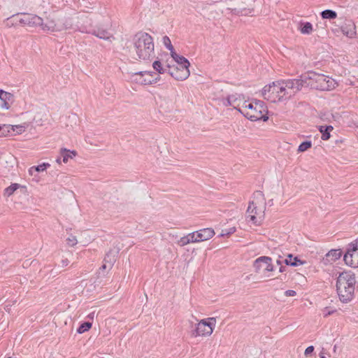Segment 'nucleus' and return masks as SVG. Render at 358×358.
<instances>
[{"mask_svg": "<svg viewBox=\"0 0 358 358\" xmlns=\"http://www.w3.org/2000/svg\"><path fill=\"white\" fill-rule=\"evenodd\" d=\"M11 127L13 128V130H12V134H13V136L15 134H21L23 132L25 131L27 126L25 124H17V125H11Z\"/></svg>", "mask_w": 358, "mask_h": 358, "instance_id": "31", "label": "nucleus"}, {"mask_svg": "<svg viewBox=\"0 0 358 358\" xmlns=\"http://www.w3.org/2000/svg\"><path fill=\"white\" fill-rule=\"evenodd\" d=\"M72 28L71 19L52 13L42 17L41 30L46 33L61 32Z\"/></svg>", "mask_w": 358, "mask_h": 358, "instance_id": "6", "label": "nucleus"}, {"mask_svg": "<svg viewBox=\"0 0 358 358\" xmlns=\"http://www.w3.org/2000/svg\"><path fill=\"white\" fill-rule=\"evenodd\" d=\"M189 66H177L173 68L169 67V74L177 80H185L187 79L190 75L189 69Z\"/></svg>", "mask_w": 358, "mask_h": 358, "instance_id": "15", "label": "nucleus"}, {"mask_svg": "<svg viewBox=\"0 0 358 358\" xmlns=\"http://www.w3.org/2000/svg\"><path fill=\"white\" fill-rule=\"evenodd\" d=\"M59 153L64 164L68 163L70 159H73L77 155L76 150H70L64 148H61Z\"/></svg>", "mask_w": 358, "mask_h": 358, "instance_id": "20", "label": "nucleus"}, {"mask_svg": "<svg viewBox=\"0 0 358 358\" xmlns=\"http://www.w3.org/2000/svg\"><path fill=\"white\" fill-rule=\"evenodd\" d=\"M315 89L320 91H331L338 86L337 82L332 78L315 73Z\"/></svg>", "mask_w": 358, "mask_h": 358, "instance_id": "11", "label": "nucleus"}, {"mask_svg": "<svg viewBox=\"0 0 358 358\" xmlns=\"http://www.w3.org/2000/svg\"><path fill=\"white\" fill-rule=\"evenodd\" d=\"M171 57L173 60L177 63L178 66H189V62L183 56L178 55L175 51H172L171 54Z\"/></svg>", "mask_w": 358, "mask_h": 358, "instance_id": "22", "label": "nucleus"}, {"mask_svg": "<svg viewBox=\"0 0 358 358\" xmlns=\"http://www.w3.org/2000/svg\"><path fill=\"white\" fill-rule=\"evenodd\" d=\"M217 320L215 317H207L202 319L195 324L194 329L192 331V336L194 338H207L212 335L216 327Z\"/></svg>", "mask_w": 358, "mask_h": 358, "instance_id": "9", "label": "nucleus"}, {"mask_svg": "<svg viewBox=\"0 0 358 358\" xmlns=\"http://www.w3.org/2000/svg\"><path fill=\"white\" fill-rule=\"evenodd\" d=\"M236 231V229L234 227L231 228L229 229L227 232H222L220 234V236H230L231 234H234Z\"/></svg>", "mask_w": 358, "mask_h": 358, "instance_id": "39", "label": "nucleus"}, {"mask_svg": "<svg viewBox=\"0 0 358 358\" xmlns=\"http://www.w3.org/2000/svg\"><path fill=\"white\" fill-rule=\"evenodd\" d=\"M132 55L135 59L148 61L155 56L152 37L148 33L138 32L133 38Z\"/></svg>", "mask_w": 358, "mask_h": 358, "instance_id": "2", "label": "nucleus"}, {"mask_svg": "<svg viewBox=\"0 0 358 358\" xmlns=\"http://www.w3.org/2000/svg\"><path fill=\"white\" fill-rule=\"evenodd\" d=\"M312 147V142L310 141H306L303 143H301L299 148H298V152H303L305 151H307Z\"/></svg>", "mask_w": 358, "mask_h": 358, "instance_id": "33", "label": "nucleus"}, {"mask_svg": "<svg viewBox=\"0 0 358 358\" xmlns=\"http://www.w3.org/2000/svg\"><path fill=\"white\" fill-rule=\"evenodd\" d=\"M241 114L250 121H266L268 119L267 107L261 101H248L241 108Z\"/></svg>", "mask_w": 358, "mask_h": 358, "instance_id": "7", "label": "nucleus"}, {"mask_svg": "<svg viewBox=\"0 0 358 358\" xmlns=\"http://www.w3.org/2000/svg\"><path fill=\"white\" fill-rule=\"evenodd\" d=\"M299 29L303 34H309L313 31V26L310 22H301L299 24Z\"/></svg>", "mask_w": 358, "mask_h": 358, "instance_id": "26", "label": "nucleus"}, {"mask_svg": "<svg viewBox=\"0 0 358 358\" xmlns=\"http://www.w3.org/2000/svg\"><path fill=\"white\" fill-rule=\"evenodd\" d=\"M299 86V83L294 80H278L265 85L262 95L271 103L285 102L296 94Z\"/></svg>", "mask_w": 358, "mask_h": 358, "instance_id": "1", "label": "nucleus"}, {"mask_svg": "<svg viewBox=\"0 0 358 358\" xmlns=\"http://www.w3.org/2000/svg\"><path fill=\"white\" fill-rule=\"evenodd\" d=\"M62 262H63V264H64V265H67V264H69V261H68V259H65V260H64Z\"/></svg>", "mask_w": 358, "mask_h": 358, "instance_id": "45", "label": "nucleus"}, {"mask_svg": "<svg viewBox=\"0 0 358 358\" xmlns=\"http://www.w3.org/2000/svg\"><path fill=\"white\" fill-rule=\"evenodd\" d=\"M334 129L332 126H320L319 131L322 134V139L327 141L330 138V132Z\"/></svg>", "mask_w": 358, "mask_h": 358, "instance_id": "27", "label": "nucleus"}, {"mask_svg": "<svg viewBox=\"0 0 358 358\" xmlns=\"http://www.w3.org/2000/svg\"><path fill=\"white\" fill-rule=\"evenodd\" d=\"M321 15L324 19H335L337 16L336 13L331 10H325L321 13Z\"/></svg>", "mask_w": 358, "mask_h": 358, "instance_id": "32", "label": "nucleus"}, {"mask_svg": "<svg viewBox=\"0 0 358 358\" xmlns=\"http://www.w3.org/2000/svg\"><path fill=\"white\" fill-rule=\"evenodd\" d=\"M78 243L77 236L73 234H69L66 238V243L69 247H74L78 244Z\"/></svg>", "mask_w": 358, "mask_h": 358, "instance_id": "30", "label": "nucleus"}, {"mask_svg": "<svg viewBox=\"0 0 358 358\" xmlns=\"http://www.w3.org/2000/svg\"><path fill=\"white\" fill-rule=\"evenodd\" d=\"M92 324L89 322L83 323L77 329L78 334H83L91 329Z\"/></svg>", "mask_w": 358, "mask_h": 358, "instance_id": "34", "label": "nucleus"}, {"mask_svg": "<svg viewBox=\"0 0 358 358\" xmlns=\"http://www.w3.org/2000/svg\"><path fill=\"white\" fill-rule=\"evenodd\" d=\"M62 161V157H61V156L59 155V157H58L56 159V162H57V164H61Z\"/></svg>", "mask_w": 358, "mask_h": 358, "instance_id": "43", "label": "nucleus"}, {"mask_svg": "<svg viewBox=\"0 0 358 358\" xmlns=\"http://www.w3.org/2000/svg\"><path fill=\"white\" fill-rule=\"evenodd\" d=\"M253 267L256 273H262L264 277H269L267 273L274 271L272 259L267 256L257 258L253 263Z\"/></svg>", "mask_w": 358, "mask_h": 358, "instance_id": "10", "label": "nucleus"}, {"mask_svg": "<svg viewBox=\"0 0 358 358\" xmlns=\"http://www.w3.org/2000/svg\"><path fill=\"white\" fill-rule=\"evenodd\" d=\"M266 203L264 196L261 192L254 194L247 209V218L256 226L263 222L265 215Z\"/></svg>", "mask_w": 358, "mask_h": 358, "instance_id": "5", "label": "nucleus"}, {"mask_svg": "<svg viewBox=\"0 0 358 358\" xmlns=\"http://www.w3.org/2000/svg\"><path fill=\"white\" fill-rule=\"evenodd\" d=\"M285 263L287 265L292 266H296L304 264L303 261L299 259L297 257H294L292 255H288L285 259Z\"/></svg>", "mask_w": 358, "mask_h": 358, "instance_id": "23", "label": "nucleus"}, {"mask_svg": "<svg viewBox=\"0 0 358 358\" xmlns=\"http://www.w3.org/2000/svg\"><path fill=\"white\" fill-rule=\"evenodd\" d=\"M194 232L197 243L208 241L215 234L214 229L212 228H203Z\"/></svg>", "mask_w": 358, "mask_h": 358, "instance_id": "17", "label": "nucleus"}, {"mask_svg": "<svg viewBox=\"0 0 358 358\" xmlns=\"http://www.w3.org/2000/svg\"><path fill=\"white\" fill-rule=\"evenodd\" d=\"M20 187L18 183H13L9 187H6L3 191V196L9 197L14 194V192Z\"/></svg>", "mask_w": 358, "mask_h": 358, "instance_id": "28", "label": "nucleus"}, {"mask_svg": "<svg viewBox=\"0 0 358 358\" xmlns=\"http://www.w3.org/2000/svg\"><path fill=\"white\" fill-rule=\"evenodd\" d=\"M163 43L167 49L170 50L171 54L172 53V51H175L173 46L171 43V40L168 36H166L163 38Z\"/></svg>", "mask_w": 358, "mask_h": 358, "instance_id": "36", "label": "nucleus"}, {"mask_svg": "<svg viewBox=\"0 0 358 358\" xmlns=\"http://www.w3.org/2000/svg\"><path fill=\"white\" fill-rule=\"evenodd\" d=\"M8 358H11V357H8Z\"/></svg>", "mask_w": 358, "mask_h": 358, "instance_id": "47", "label": "nucleus"}, {"mask_svg": "<svg viewBox=\"0 0 358 358\" xmlns=\"http://www.w3.org/2000/svg\"><path fill=\"white\" fill-rule=\"evenodd\" d=\"M356 283V277L352 272L343 271L339 274L336 280V291L341 301L348 303L352 300Z\"/></svg>", "mask_w": 358, "mask_h": 358, "instance_id": "4", "label": "nucleus"}, {"mask_svg": "<svg viewBox=\"0 0 358 358\" xmlns=\"http://www.w3.org/2000/svg\"><path fill=\"white\" fill-rule=\"evenodd\" d=\"M91 22L95 24L94 26H91L92 28L88 29L87 27L82 28V31L89 33L94 35L95 36L108 40L112 35L110 29L112 27L111 18L109 13L106 9L102 12L95 14L93 18H86V22Z\"/></svg>", "mask_w": 358, "mask_h": 358, "instance_id": "3", "label": "nucleus"}, {"mask_svg": "<svg viewBox=\"0 0 358 358\" xmlns=\"http://www.w3.org/2000/svg\"><path fill=\"white\" fill-rule=\"evenodd\" d=\"M343 34L349 38H352L355 35V27L353 24H349L348 27L342 28Z\"/></svg>", "mask_w": 358, "mask_h": 358, "instance_id": "29", "label": "nucleus"}, {"mask_svg": "<svg viewBox=\"0 0 358 358\" xmlns=\"http://www.w3.org/2000/svg\"><path fill=\"white\" fill-rule=\"evenodd\" d=\"M343 260L350 267H358V241L355 240L349 244Z\"/></svg>", "mask_w": 358, "mask_h": 358, "instance_id": "12", "label": "nucleus"}, {"mask_svg": "<svg viewBox=\"0 0 358 358\" xmlns=\"http://www.w3.org/2000/svg\"><path fill=\"white\" fill-rule=\"evenodd\" d=\"M8 26L9 27L21 25L22 27L39 28L41 29L42 17L35 14L24 13L12 16L8 19Z\"/></svg>", "mask_w": 358, "mask_h": 358, "instance_id": "8", "label": "nucleus"}, {"mask_svg": "<svg viewBox=\"0 0 358 358\" xmlns=\"http://www.w3.org/2000/svg\"><path fill=\"white\" fill-rule=\"evenodd\" d=\"M312 352H313V346L311 345V346H309L308 347L306 350H305V355L306 356H308L309 355H310Z\"/></svg>", "mask_w": 358, "mask_h": 358, "instance_id": "41", "label": "nucleus"}, {"mask_svg": "<svg viewBox=\"0 0 358 358\" xmlns=\"http://www.w3.org/2000/svg\"><path fill=\"white\" fill-rule=\"evenodd\" d=\"M320 358H326L323 352H321L320 353Z\"/></svg>", "mask_w": 358, "mask_h": 358, "instance_id": "44", "label": "nucleus"}, {"mask_svg": "<svg viewBox=\"0 0 358 358\" xmlns=\"http://www.w3.org/2000/svg\"><path fill=\"white\" fill-rule=\"evenodd\" d=\"M153 69L157 71L159 73L162 74L164 73V69L162 67V64L159 61H155L152 64Z\"/></svg>", "mask_w": 358, "mask_h": 358, "instance_id": "35", "label": "nucleus"}, {"mask_svg": "<svg viewBox=\"0 0 358 358\" xmlns=\"http://www.w3.org/2000/svg\"><path fill=\"white\" fill-rule=\"evenodd\" d=\"M159 79L155 78L153 73L150 71L137 72L131 76L132 82L141 85H152L157 83Z\"/></svg>", "mask_w": 358, "mask_h": 358, "instance_id": "13", "label": "nucleus"}, {"mask_svg": "<svg viewBox=\"0 0 358 358\" xmlns=\"http://www.w3.org/2000/svg\"><path fill=\"white\" fill-rule=\"evenodd\" d=\"M12 130L13 128L10 124H0V137L12 136Z\"/></svg>", "mask_w": 358, "mask_h": 358, "instance_id": "25", "label": "nucleus"}, {"mask_svg": "<svg viewBox=\"0 0 358 358\" xmlns=\"http://www.w3.org/2000/svg\"><path fill=\"white\" fill-rule=\"evenodd\" d=\"M248 101L245 99L243 95L240 94H233L229 95L223 100V105L225 106H232L241 113V108L247 103Z\"/></svg>", "mask_w": 358, "mask_h": 358, "instance_id": "14", "label": "nucleus"}, {"mask_svg": "<svg viewBox=\"0 0 358 358\" xmlns=\"http://www.w3.org/2000/svg\"><path fill=\"white\" fill-rule=\"evenodd\" d=\"M312 72H307L303 74L299 79H294L299 83V92L303 88L311 85L312 84Z\"/></svg>", "mask_w": 358, "mask_h": 358, "instance_id": "19", "label": "nucleus"}, {"mask_svg": "<svg viewBox=\"0 0 358 358\" xmlns=\"http://www.w3.org/2000/svg\"><path fill=\"white\" fill-rule=\"evenodd\" d=\"M0 100L1 101V108L4 110H9L15 102V96L13 93L3 91Z\"/></svg>", "mask_w": 358, "mask_h": 358, "instance_id": "18", "label": "nucleus"}, {"mask_svg": "<svg viewBox=\"0 0 358 358\" xmlns=\"http://www.w3.org/2000/svg\"><path fill=\"white\" fill-rule=\"evenodd\" d=\"M283 271H284V270H283V268H282V267H280V272H283Z\"/></svg>", "mask_w": 358, "mask_h": 358, "instance_id": "46", "label": "nucleus"}, {"mask_svg": "<svg viewBox=\"0 0 358 358\" xmlns=\"http://www.w3.org/2000/svg\"><path fill=\"white\" fill-rule=\"evenodd\" d=\"M16 303V301L15 300H13V301H8L6 304L5 305V307H4V310L8 312V313H10L11 311V308Z\"/></svg>", "mask_w": 358, "mask_h": 358, "instance_id": "37", "label": "nucleus"}, {"mask_svg": "<svg viewBox=\"0 0 358 358\" xmlns=\"http://www.w3.org/2000/svg\"><path fill=\"white\" fill-rule=\"evenodd\" d=\"M334 312V310H330L329 308H325L322 310V315L324 317H327Z\"/></svg>", "mask_w": 358, "mask_h": 358, "instance_id": "38", "label": "nucleus"}, {"mask_svg": "<svg viewBox=\"0 0 358 358\" xmlns=\"http://www.w3.org/2000/svg\"><path fill=\"white\" fill-rule=\"evenodd\" d=\"M253 9H243L241 13L244 15L251 14L253 13Z\"/></svg>", "mask_w": 358, "mask_h": 358, "instance_id": "42", "label": "nucleus"}, {"mask_svg": "<svg viewBox=\"0 0 358 358\" xmlns=\"http://www.w3.org/2000/svg\"><path fill=\"white\" fill-rule=\"evenodd\" d=\"M197 243L195 238L194 232L189 233L188 234L181 237L177 242V244L180 247H184L190 243Z\"/></svg>", "mask_w": 358, "mask_h": 358, "instance_id": "21", "label": "nucleus"}, {"mask_svg": "<svg viewBox=\"0 0 358 358\" xmlns=\"http://www.w3.org/2000/svg\"><path fill=\"white\" fill-rule=\"evenodd\" d=\"M286 296H294L296 295V292L294 290L289 289L285 292Z\"/></svg>", "mask_w": 358, "mask_h": 358, "instance_id": "40", "label": "nucleus"}, {"mask_svg": "<svg viewBox=\"0 0 358 358\" xmlns=\"http://www.w3.org/2000/svg\"><path fill=\"white\" fill-rule=\"evenodd\" d=\"M341 256L342 251L341 249L331 250L322 257L320 262L324 266L331 265L336 260L339 259Z\"/></svg>", "mask_w": 358, "mask_h": 358, "instance_id": "16", "label": "nucleus"}, {"mask_svg": "<svg viewBox=\"0 0 358 358\" xmlns=\"http://www.w3.org/2000/svg\"><path fill=\"white\" fill-rule=\"evenodd\" d=\"M50 166V164L49 163H45V162H44L41 164H39L38 166H31L29 169V174L31 176H33L34 174V172L45 171Z\"/></svg>", "mask_w": 358, "mask_h": 358, "instance_id": "24", "label": "nucleus"}]
</instances>
